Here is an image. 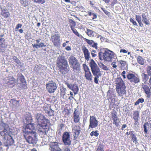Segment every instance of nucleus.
Masks as SVG:
<instances>
[{"instance_id":"a211bd4d","label":"nucleus","mask_w":151,"mask_h":151,"mask_svg":"<svg viewBox=\"0 0 151 151\" xmlns=\"http://www.w3.org/2000/svg\"><path fill=\"white\" fill-rule=\"evenodd\" d=\"M18 79L23 85V89H25L27 87L26 82L24 76L22 75H21Z\"/></svg>"},{"instance_id":"603ef678","label":"nucleus","mask_w":151,"mask_h":151,"mask_svg":"<svg viewBox=\"0 0 151 151\" xmlns=\"http://www.w3.org/2000/svg\"><path fill=\"white\" fill-rule=\"evenodd\" d=\"M130 21L132 22V24L135 25L137 26V23L133 19L131 18L130 19Z\"/></svg>"},{"instance_id":"bf43d9fd","label":"nucleus","mask_w":151,"mask_h":151,"mask_svg":"<svg viewBox=\"0 0 151 151\" xmlns=\"http://www.w3.org/2000/svg\"><path fill=\"white\" fill-rule=\"evenodd\" d=\"M114 106H117L119 104V103L118 101L117 100H115V102H114Z\"/></svg>"},{"instance_id":"423d86ee","label":"nucleus","mask_w":151,"mask_h":151,"mask_svg":"<svg viewBox=\"0 0 151 151\" xmlns=\"http://www.w3.org/2000/svg\"><path fill=\"white\" fill-rule=\"evenodd\" d=\"M46 89L50 93H53L56 89V84L53 81H50L48 82L46 84Z\"/></svg>"},{"instance_id":"39448f33","label":"nucleus","mask_w":151,"mask_h":151,"mask_svg":"<svg viewBox=\"0 0 151 151\" xmlns=\"http://www.w3.org/2000/svg\"><path fill=\"white\" fill-rule=\"evenodd\" d=\"M24 136L26 141L29 144H35L37 143V137L35 132L27 134L24 133Z\"/></svg>"},{"instance_id":"412c9836","label":"nucleus","mask_w":151,"mask_h":151,"mask_svg":"<svg viewBox=\"0 0 151 151\" xmlns=\"http://www.w3.org/2000/svg\"><path fill=\"white\" fill-rule=\"evenodd\" d=\"M142 88L144 89L145 93L147 95L150 96L151 94V91L149 86L146 85H144L142 86Z\"/></svg>"},{"instance_id":"338daca9","label":"nucleus","mask_w":151,"mask_h":151,"mask_svg":"<svg viewBox=\"0 0 151 151\" xmlns=\"http://www.w3.org/2000/svg\"><path fill=\"white\" fill-rule=\"evenodd\" d=\"M92 15L93 16V17L92 18L93 19H96L97 17V16L96 14L94 13L92 14Z\"/></svg>"},{"instance_id":"79ce46f5","label":"nucleus","mask_w":151,"mask_h":151,"mask_svg":"<svg viewBox=\"0 0 151 151\" xmlns=\"http://www.w3.org/2000/svg\"><path fill=\"white\" fill-rule=\"evenodd\" d=\"M73 118L74 122L76 123H78L80 121V118L79 116L74 117H73Z\"/></svg>"},{"instance_id":"0eeeda50","label":"nucleus","mask_w":151,"mask_h":151,"mask_svg":"<svg viewBox=\"0 0 151 151\" xmlns=\"http://www.w3.org/2000/svg\"><path fill=\"white\" fill-rule=\"evenodd\" d=\"M24 127L25 129L23 130V132L25 134L35 132L33 130L35 129L34 124L31 122L29 123H25Z\"/></svg>"},{"instance_id":"f704fd0d","label":"nucleus","mask_w":151,"mask_h":151,"mask_svg":"<svg viewBox=\"0 0 151 151\" xmlns=\"http://www.w3.org/2000/svg\"><path fill=\"white\" fill-rule=\"evenodd\" d=\"M84 40L89 45H91L93 43H94L93 40H88L86 38H84Z\"/></svg>"},{"instance_id":"f3484780","label":"nucleus","mask_w":151,"mask_h":151,"mask_svg":"<svg viewBox=\"0 0 151 151\" xmlns=\"http://www.w3.org/2000/svg\"><path fill=\"white\" fill-rule=\"evenodd\" d=\"M92 72L93 75L101 74L98 67H91Z\"/></svg>"},{"instance_id":"a878e982","label":"nucleus","mask_w":151,"mask_h":151,"mask_svg":"<svg viewBox=\"0 0 151 151\" xmlns=\"http://www.w3.org/2000/svg\"><path fill=\"white\" fill-rule=\"evenodd\" d=\"M85 76L87 80L90 81L92 80V76L91 72H87V73H86Z\"/></svg>"},{"instance_id":"f03ea898","label":"nucleus","mask_w":151,"mask_h":151,"mask_svg":"<svg viewBox=\"0 0 151 151\" xmlns=\"http://www.w3.org/2000/svg\"><path fill=\"white\" fill-rule=\"evenodd\" d=\"M2 128L0 129V135L3 137V139L6 140V146H11L14 143V141L12 137L9 134L11 131L8 125L3 122L0 124Z\"/></svg>"},{"instance_id":"9d476101","label":"nucleus","mask_w":151,"mask_h":151,"mask_svg":"<svg viewBox=\"0 0 151 151\" xmlns=\"http://www.w3.org/2000/svg\"><path fill=\"white\" fill-rule=\"evenodd\" d=\"M65 84L67 85L68 87L73 92L74 94L76 95L78 93L79 91V88L76 84H70L67 82L65 83Z\"/></svg>"},{"instance_id":"dca6fc26","label":"nucleus","mask_w":151,"mask_h":151,"mask_svg":"<svg viewBox=\"0 0 151 151\" xmlns=\"http://www.w3.org/2000/svg\"><path fill=\"white\" fill-rule=\"evenodd\" d=\"M82 50L83 52L85 59L87 60H88L89 58L90 53L88 50L84 46H83L82 47Z\"/></svg>"},{"instance_id":"6e6552de","label":"nucleus","mask_w":151,"mask_h":151,"mask_svg":"<svg viewBox=\"0 0 151 151\" xmlns=\"http://www.w3.org/2000/svg\"><path fill=\"white\" fill-rule=\"evenodd\" d=\"M70 134L68 132H64L62 136V140L65 145L69 146L71 145V141L70 139Z\"/></svg>"},{"instance_id":"2f4dec72","label":"nucleus","mask_w":151,"mask_h":151,"mask_svg":"<svg viewBox=\"0 0 151 151\" xmlns=\"http://www.w3.org/2000/svg\"><path fill=\"white\" fill-rule=\"evenodd\" d=\"M20 3L24 6L26 7L28 5V3L26 0H20Z\"/></svg>"},{"instance_id":"774afa93","label":"nucleus","mask_w":151,"mask_h":151,"mask_svg":"<svg viewBox=\"0 0 151 151\" xmlns=\"http://www.w3.org/2000/svg\"><path fill=\"white\" fill-rule=\"evenodd\" d=\"M64 151H70V148L67 147L65 149Z\"/></svg>"},{"instance_id":"a18cd8bd","label":"nucleus","mask_w":151,"mask_h":151,"mask_svg":"<svg viewBox=\"0 0 151 151\" xmlns=\"http://www.w3.org/2000/svg\"><path fill=\"white\" fill-rule=\"evenodd\" d=\"M11 102L13 104H16V105H18L19 103V102L18 101H17L14 99H12L11 100Z\"/></svg>"},{"instance_id":"5fc2aeb1","label":"nucleus","mask_w":151,"mask_h":151,"mask_svg":"<svg viewBox=\"0 0 151 151\" xmlns=\"http://www.w3.org/2000/svg\"><path fill=\"white\" fill-rule=\"evenodd\" d=\"M50 109L51 110V111H49L47 113L49 116H51L53 115L54 111L52 110L51 109Z\"/></svg>"},{"instance_id":"4d7b16f0","label":"nucleus","mask_w":151,"mask_h":151,"mask_svg":"<svg viewBox=\"0 0 151 151\" xmlns=\"http://www.w3.org/2000/svg\"><path fill=\"white\" fill-rule=\"evenodd\" d=\"M8 80L11 81H14L15 79L13 76H9L8 77Z\"/></svg>"},{"instance_id":"f257e3e1","label":"nucleus","mask_w":151,"mask_h":151,"mask_svg":"<svg viewBox=\"0 0 151 151\" xmlns=\"http://www.w3.org/2000/svg\"><path fill=\"white\" fill-rule=\"evenodd\" d=\"M35 122L37 124V129L39 135L42 137L43 135H46V133L48 130L47 126L46 123H44L45 120L46 122L48 120L45 118V116L42 114L37 113L34 115Z\"/></svg>"},{"instance_id":"052dcab7","label":"nucleus","mask_w":151,"mask_h":151,"mask_svg":"<svg viewBox=\"0 0 151 151\" xmlns=\"http://www.w3.org/2000/svg\"><path fill=\"white\" fill-rule=\"evenodd\" d=\"M126 73V72L125 71H123V72L122 73V76L123 78L124 79H125L126 78V76L125 75V74Z\"/></svg>"},{"instance_id":"680f3d73","label":"nucleus","mask_w":151,"mask_h":151,"mask_svg":"<svg viewBox=\"0 0 151 151\" xmlns=\"http://www.w3.org/2000/svg\"><path fill=\"white\" fill-rule=\"evenodd\" d=\"M101 73L99 74V75L97 74V75H93L94 76H95L94 78H96L97 79H98L99 78V77L101 76Z\"/></svg>"},{"instance_id":"0e129e2a","label":"nucleus","mask_w":151,"mask_h":151,"mask_svg":"<svg viewBox=\"0 0 151 151\" xmlns=\"http://www.w3.org/2000/svg\"><path fill=\"white\" fill-rule=\"evenodd\" d=\"M65 49L67 51H70L71 50V47L69 46H67L65 47Z\"/></svg>"},{"instance_id":"1a4fd4ad","label":"nucleus","mask_w":151,"mask_h":151,"mask_svg":"<svg viewBox=\"0 0 151 151\" xmlns=\"http://www.w3.org/2000/svg\"><path fill=\"white\" fill-rule=\"evenodd\" d=\"M127 77L129 82L132 83H137L140 82L139 78L133 74L129 73L127 75Z\"/></svg>"},{"instance_id":"aec40b11","label":"nucleus","mask_w":151,"mask_h":151,"mask_svg":"<svg viewBox=\"0 0 151 151\" xmlns=\"http://www.w3.org/2000/svg\"><path fill=\"white\" fill-rule=\"evenodd\" d=\"M58 66H66L68 65L67 61L65 59H61L58 61Z\"/></svg>"},{"instance_id":"4c0bfd02","label":"nucleus","mask_w":151,"mask_h":151,"mask_svg":"<svg viewBox=\"0 0 151 151\" xmlns=\"http://www.w3.org/2000/svg\"><path fill=\"white\" fill-rule=\"evenodd\" d=\"M132 139L133 142H135L136 144H137V143H138L137 142V137L136 135H133V136H132Z\"/></svg>"},{"instance_id":"4be33fe9","label":"nucleus","mask_w":151,"mask_h":151,"mask_svg":"<svg viewBox=\"0 0 151 151\" xmlns=\"http://www.w3.org/2000/svg\"><path fill=\"white\" fill-rule=\"evenodd\" d=\"M142 21L146 24H149L150 23V22L148 19L147 17V15L145 13L142 14Z\"/></svg>"},{"instance_id":"e433bc0d","label":"nucleus","mask_w":151,"mask_h":151,"mask_svg":"<svg viewBox=\"0 0 151 151\" xmlns=\"http://www.w3.org/2000/svg\"><path fill=\"white\" fill-rule=\"evenodd\" d=\"M136 19L137 22L138 23L140 24H140L142 23L141 22V18L140 16L139 15H136Z\"/></svg>"},{"instance_id":"864d4df0","label":"nucleus","mask_w":151,"mask_h":151,"mask_svg":"<svg viewBox=\"0 0 151 151\" xmlns=\"http://www.w3.org/2000/svg\"><path fill=\"white\" fill-rule=\"evenodd\" d=\"M22 25L21 24H18L15 28L16 30V31H17L18 30L19 28H20L22 27Z\"/></svg>"},{"instance_id":"5701e85b","label":"nucleus","mask_w":151,"mask_h":151,"mask_svg":"<svg viewBox=\"0 0 151 151\" xmlns=\"http://www.w3.org/2000/svg\"><path fill=\"white\" fill-rule=\"evenodd\" d=\"M32 45L33 48H36L37 49L38 48L43 47H45L46 46V45H45L43 42H41L39 43L38 44H32Z\"/></svg>"},{"instance_id":"ea45409f","label":"nucleus","mask_w":151,"mask_h":151,"mask_svg":"<svg viewBox=\"0 0 151 151\" xmlns=\"http://www.w3.org/2000/svg\"><path fill=\"white\" fill-rule=\"evenodd\" d=\"M96 151H104L103 145L99 144L98 146Z\"/></svg>"},{"instance_id":"473e14b6","label":"nucleus","mask_w":151,"mask_h":151,"mask_svg":"<svg viewBox=\"0 0 151 151\" xmlns=\"http://www.w3.org/2000/svg\"><path fill=\"white\" fill-rule=\"evenodd\" d=\"M97 130H96L95 131H93L90 133V135L91 136H94L96 137H97L99 135V133L98 132Z\"/></svg>"},{"instance_id":"393cba45","label":"nucleus","mask_w":151,"mask_h":151,"mask_svg":"<svg viewBox=\"0 0 151 151\" xmlns=\"http://www.w3.org/2000/svg\"><path fill=\"white\" fill-rule=\"evenodd\" d=\"M86 33L87 35L90 37L94 36L96 34L95 32L93 31L92 30L87 29Z\"/></svg>"},{"instance_id":"09e8293b","label":"nucleus","mask_w":151,"mask_h":151,"mask_svg":"<svg viewBox=\"0 0 151 151\" xmlns=\"http://www.w3.org/2000/svg\"><path fill=\"white\" fill-rule=\"evenodd\" d=\"M147 72L149 75L151 76V67H148Z\"/></svg>"},{"instance_id":"bb28decb","label":"nucleus","mask_w":151,"mask_h":151,"mask_svg":"<svg viewBox=\"0 0 151 151\" xmlns=\"http://www.w3.org/2000/svg\"><path fill=\"white\" fill-rule=\"evenodd\" d=\"M26 123H31L32 121V118L30 114H29L28 116H25Z\"/></svg>"},{"instance_id":"20e7f679","label":"nucleus","mask_w":151,"mask_h":151,"mask_svg":"<svg viewBox=\"0 0 151 151\" xmlns=\"http://www.w3.org/2000/svg\"><path fill=\"white\" fill-rule=\"evenodd\" d=\"M113 55V52L106 49H101L99 53V59L106 61H110Z\"/></svg>"},{"instance_id":"b1692460","label":"nucleus","mask_w":151,"mask_h":151,"mask_svg":"<svg viewBox=\"0 0 151 151\" xmlns=\"http://www.w3.org/2000/svg\"><path fill=\"white\" fill-rule=\"evenodd\" d=\"M61 73L63 74H65L68 71V67H58Z\"/></svg>"},{"instance_id":"c9c22d12","label":"nucleus","mask_w":151,"mask_h":151,"mask_svg":"<svg viewBox=\"0 0 151 151\" xmlns=\"http://www.w3.org/2000/svg\"><path fill=\"white\" fill-rule=\"evenodd\" d=\"M139 112L138 111H135L133 113V118H139Z\"/></svg>"},{"instance_id":"ddd939ff","label":"nucleus","mask_w":151,"mask_h":151,"mask_svg":"<svg viewBox=\"0 0 151 151\" xmlns=\"http://www.w3.org/2000/svg\"><path fill=\"white\" fill-rule=\"evenodd\" d=\"M72 132L73 133V136L74 138L76 139L80 134L81 132V127L79 126L73 125L72 126Z\"/></svg>"},{"instance_id":"2eb2a0df","label":"nucleus","mask_w":151,"mask_h":151,"mask_svg":"<svg viewBox=\"0 0 151 151\" xmlns=\"http://www.w3.org/2000/svg\"><path fill=\"white\" fill-rule=\"evenodd\" d=\"M69 62L72 65H76V66L80 65L79 63L78 62L77 60L73 56H71L70 57Z\"/></svg>"},{"instance_id":"a19ab883","label":"nucleus","mask_w":151,"mask_h":151,"mask_svg":"<svg viewBox=\"0 0 151 151\" xmlns=\"http://www.w3.org/2000/svg\"><path fill=\"white\" fill-rule=\"evenodd\" d=\"M79 111L77 110L76 109H75L73 113V116L74 117H77L79 116Z\"/></svg>"},{"instance_id":"58836bf2","label":"nucleus","mask_w":151,"mask_h":151,"mask_svg":"<svg viewBox=\"0 0 151 151\" xmlns=\"http://www.w3.org/2000/svg\"><path fill=\"white\" fill-rule=\"evenodd\" d=\"M73 70L76 73H79L80 71L79 67H73Z\"/></svg>"},{"instance_id":"69168bd1","label":"nucleus","mask_w":151,"mask_h":151,"mask_svg":"<svg viewBox=\"0 0 151 151\" xmlns=\"http://www.w3.org/2000/svg\"><path fill=\"white\" fill-rule=\"evenodd\" d=\"M120 52H122L123 53H127V51L126 50H125L122 49L120 50Z\"/></svg>"},{"instance_id":"8fccbe9b","label":"nucleus","mask_w":151,"mask_h":151,"mask_svg":"<svg viewBox=\"0 0 151 151\" xmlns=\"http://www.w3.org/2000/svg\"><path fill=\"white\" fill-rule=\"evenodd\" d=\"M83 67V69L85 71V74L86 73H87L88 72H91L89 70V68H88V67Z\"/></svg>"},{"instance_id":"49530a36","label":"nucleus","mask_w":151,"mask_h":151,"mask_svg":"<svg viewBox=\"0 0 151 151\" xmlns=\"http://www.w3.org/2000/svg\"><path fill=\"white\" fill-rule=\"evenodd\" d=\"M119 62L122 66H124L126 65H127V66L128 65V64L127 62L124 61L120 60Z\"/></svg>"},{"instance_id":"7ed1b4c3","label":"nucleus","mask_w":151,"mask_h":151,"mask_svg":"<svg viewBox=\"0 0 151 151\" xmlns=\"http://www.w3.org/2000/svg\"><path fill=\"white\" fill-rule=\"evenodd\" d=\"M116 90L118 95L121 96L125 94L126 93V87L123 81L120 77H117L116 81Z\"/></svg>"},{"instance_id":"37998d69","label":"nucleus","mask_w":151,"mask_h":151,"mask_svg":"<svg viewBox=\"0 0 151 151\" xmlns=\"http://www.w3.org/2000/svg\"><path fill=\"white\" fill-rule=\"evenodd\" d=\"M13 59L14 61L17 64H19L20 63V61L16 57L14 56H13Z\"/></svg>"},{"instance_id":"c03bdc74","label":"nucleus","mask_w":151,"mask_h":151,"mask_svg":"<svg viewBox=\"0 0 151 151\" xmlns=\"http://www.w3.org/2000/svg\"><path fill=\"white\" fill-rule=\"evenodd\" d=\"M50 106L49 107L44 106L43 107V109L46 113H47L50 110V109H51Z\"/></svg>"},{"instance_id":"6e6d98bb","label":"nucleus","mask_w":151,"mask_h":151,"mask_svg":"<svg viewBox=\"0 0 151 151\" xmlns=\"http://www.w3.org/2000/svg\"><path fill=\"white\" fill-rule=\"evenodd\" d=\"M73 33L78 37H80V34L76 29L73 30Z\"/></svg>"},{"instance_id":"c756f323","label":"nucleus","mask_w":151,"mask_h":151,"mask_svg":"<svg viewBox=\"0 0 151 151\" xmlns=\"http://www.w3.org/2000/svg\"><path fill=\"white\" fill-rule=\"evenodd\" d=\"M144 102V99L143 98H139L135 102L134 104L135 106H137L139 105L140 103L142 104Z\"/></svg>"},{"instance_id":"4468645a","label":"nucleus","mask_w":151,"mask_h":151,"mask_svg":"<svg viewBox=\"0 0 151 151\" xmlns=\"http://www.w3.org/2000/svg\"><path fill=\"white\" fill-rule=\"evenodd\" d=\"M50 147L51 148V151H61V149L59 147L57 142H52L50 144Z\"/></svg>"},{"instance_id":"f8f14e48","label":"nucleus","mask_w":151,"mask_h":151,"mask_svg":"<svg viewBox=\"0 0 151 151\" xmlns=\"http://www.w3.org/2000/svg\"><path fill=\"white\" fill-rule=\"evenodd\" d=\"M89 123V129L90 128H95L98 126V121L96 119V117L93 116H90Z\"/></svg>"},{"instance_id":"cd10ccee","label":"nucleus","mask_w":151,"mask_h":151,"mask_svg":"<svg viewBox=\"0 0 151 151\" xmlns=\"http://www.w3.org/2000/svg\"><path fill=\"white\" fill-rule=\"evenodd\" d=\"M1 15L4 18H7L9 16L10 14L7 11L4 10V11L2 10Z\"/></svg>"},{"instance_id":"de8ad7c7","label":"nucleus","mask_w":151,"mask_h":151,"mask_svg":"<svg viewBox=\"0 0 151 151\" xmlns=\"http://www.w3.org/2000/svg\"><path fill=\"white\" fill-rule=\"evenodd\" d=\"M34 2L37 3L38 4L43 3L45 1L44 0H34Z\"/></svg>"},{"instance_id":"6ab92c4d","label":"nucleus","mask_w":151,"mask_h":151,"mask_svg":"<svg viewBox=\"0 0 151 151\" xmlns=\"http://www.w3.org/2000/svg\"><path fill=\"white\" fill-rule=\"evenodd\" d=\"M143 128L145 134H147L148 131L147 128H151V124L147 122L145 123L143 125Z\"/></svg>"},{"instance_id":"9b49d317","label":"nucleus","mask_w":151,"mask_h":151,"mask_svg":"<svg viewBox=\"0 0 151 151\" xmlns=\"http://www.w3.org/2000/svg\"><path fill=\"white\" fill-rule=\"evenodd\" d=\"M51 40L55 46H58L60 43V34L55 33L54 35H52Z\"/></svg>"},{"instance_id":"3c124183","label":"nucleus","mask_w":151,"mask_h":151,"mask_svg":"<svg viewBox=\"0 0 151 151\" xmlns=\"http://www.w3.org/2000/svg\"><path fill=\"white\" fill-rule=\"evenodd\" d=\"M115 100H116L114 98H112V99H111V102H110V105L112 106V107L114 106V102H115Z\"/></svg>"},{"instance_id":"13d9d810","label":"nucleus","mask_w":151,"mask_h":151,"mask_svg":"<svg viewBox=\"0 0 151 151\" xmlns=\"http://www.w3.org/2000/svg\"><path fill=\"white\" fill-rule=\"evenodd\" d=\"M92 47H93L95 48L96 49H97V43H95L94 42V43L91 45Z\"/></svg>"},{"instance_id":"e2e57ef3","label":"nucleus","mask_w":151,"mask_h":151,"mask_svg":"<svg viewBox=\"0 0 151 151\" xmlns=\"http://www.w3.org/2000/svg\"><path fill=\"white\" fill-rule=\"evenodd\" d=\"M64 124H60V128L59 129H60L61 130H62L63 128L64 127Z\"/></svg>"},{"instance_id":"7c9ffc66","label":"nucleus","mask_w":151,"mask_h":151,"mask_svg":"<svg viewBox=\"0 0 151 151\" xmlns=\"http://www.w3.org/2000/svg\"><path fill=\"white\" fill-rule=\"evenodd\" d=\"M141 76L142 78L144 80V81L145 82L147 81L149 79L148 76L147 75L145 74L144 73H142L141 75Z\"/></svg>"},{"instance_id":"c85d7f7f","label":"nucleus","mask_w":151,"mask_h":151,"mask_svg":"<svg viewBox=\"0 0 151 151\" xmlns=\"http://www.w3.org/2000/svg\"><path fill=\"white\" fill-rule=\"evenodd\" d=\"M137 60L138 63L141 65L144 64L145 62L144 59L140 56H138L137 57Z\"/></svg>"},{"instance_id":"72a5a7b5","label":"nucleus","mask_w":151,"mask_h":151,"mask_svg":"<svg viewBox=\"0 0 151 151\" xmlns=\"http://www.w3.org/2000/svg\"><path fill=\"white\" fill-rule=\"evenodd\" d=\"M113 124H115L116 127H118L119 126V123L117 122V121L119 120L118 118H113Z\"/></svg>"}]
</instances>
